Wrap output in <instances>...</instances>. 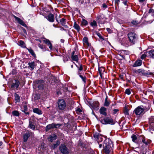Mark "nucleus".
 I'll return each mask as SVG.
<instances>
[{
	"label": "nucleus",
	"mask_w": 154,
	"mask_h": 154,
	"mask_svg": "<svg viewBox=\"0 0 154 154\" xmlns=\"http://www.w3.org/2000/svg\"><path fill=\"white\" fill-rule=\"evenodd\" d=\"M151 107L150 102L146 100V103L143 105H140L137 107L133 111V113L137 116H143L146 112L149 111Z\"/></svg>",
	"instance_id": "nucleus-1"
},
{
	"label": "nucleus",
	"mask_w": 154,
	"mask_h": 154,
	"mask_svg": "<svg viewBox=\"0 0 154 154\" xmlns=\"http://www.w3.org/2000/svg\"><path fill=\"white\" fill-rule=\"evenodd\" d=\"M103 151L106 154H109L112 151L113 143L110 139L106 138L104 141L103 145Z\"/></svg>",
	"instance_id": "nucleus-2"
},
{
	"label": "nucleus",
	"mask_w": 154,
	"mask_h": 154,
	"mask_svg": "<svg viewBox=\"0 0 154 154\" xmlns=\"http://www.w3.org/2000/svg\"><path fill=\"white\" fill-rule=\"evenodd\" d=\"M58 108L61 110H63L66 109V103L65 101L63 99L59 100L57 102Z\"/></svg>",
	"instance_id": "nucleus-3"
},
{
	"label": "nucleus",
	"mask_w": 154,
	"mask_h": 154,
	"mask_svg": "<svg viewBox=\"0 0 154 154\" xmlns=\"http://www.w3.org/2000/svg\"><path fill=\"white\" fill-rule=\"evenodd\" d=\"M34 136L33 132L29 131H27L26 133L23 135V140L24 142H26L29 137H32Z\"/></svg>",
	"instance_id": "nucleus-4"
},
{
	"label": "nucleus",
	"mask_w": 154,
	"mask_h": 154,
	"mask_svg": "<svg viewBox=\"0 0 154 154\" xmlns=\"http://www.w3.org/2000/svg\"><path fill=\"white\" fill-rule=\"evenodd\" d=\"M101 123L103 124H113L114 122L112 119L111 118L106 117L101 120Z\"/></svg>",
	"instance_id": "nucleus-5"
},
{
	"label": "nucleus",
	"mask_w": 154,
	"mask_h": 154,
	"mask_svg": "<svg viewBox=\"0 0 154 154\" xmlns=\"http://www.w3.org/2000/svg\"><path fill=\"white\" fill-rule=\"evenodd\" d=\"M61 125L59 124H56L55 123H53L51 124H50L48 125L46 128V131H48L49 130L53 129L54 128H57L60 126Z\"/></svg>",
	"instance_id": "nucleus-6"
},
{
	"label": "nucleus",
	"mask_w": 154,
	"mask_h": 154,
	"mask_svg": "<svg viewBox=\"0 0 154 154\" xmlns=\"http://www.w3.org/2000/svg\"><path fill=\"white\" fill-rule=\"evenodd\" d=\"M20 82L18 80H13L11 85V88L13 90L17 89L18 88Z\"/></svg>",
	"instance_id": "nucleus-7"
},
{
	"label": "nucleus",
	"mask_w": 154,
	"mask_h": 154,
	"mask_svg": "<svg viewBox=\"0 0 154 154\" xmlns=\"http://www.w3.org/2000/svg\"><path fill=\"white\" fill-rule=\"evenodd\" d=\"M61 152L63 154H68L69 150L66 146L64 144H61L60 147Z\"/></svg>",
	"instance_id": "nucleus-8"
},
{
	"label": "nucleus",
	"mask_w": 154,
	"mask_h": 154,
	"mask_svg": "<svg viewBox=\"0 0 154 154\" xmlns=\"http://www.w3.org/2000/svg\"><path fill=\"white\" fill-rule=\"evenodd\" d=\"M128 37L130 41L132 43L134 44L136 40V34L134 33H130L128 34Z\"/></svg>",
	"instance_id": "nucleus-9"
},
{
	"label": "nucleus",
	"mask_w": 154,
	"mask_h": 154,
	"mask_svg": "<svg viewBox=\"0 0 154 154\" xmlns=\"http://www.w3.org/2000/svg\"><path fill=\"white\" fill-rule=\"evenodd\" d=\"M149 122L150 130L154 131V116L151 117L150 118Z\"/></svg>",
	"instance_id": "nucleus-10"
},
{
	"label": "nucleus",
	"mask_w": 154,
	"mask_h": 154,
	"mask_svg": "<svg viewBox=\"0 0 154 154\" xmlns=\"http://www.w3.org/2000/svg\"><path fill=\"white\" fill-rule=\"evenodd\" d=\"M90 105L94 110H97L99 109L100 104L99 103L98 101H95L92 103H91Z\"/></svg>",
	"instance_id": "nucleus-11"
},
{
	"label": "nucleus",
	"mask_w": 154,
	"mask_h": 154,
	"mask_svg": "<svg viewBox=\"0 0 154 154\" xmlns=\"http://www.w3.org/2000/svg\"><path fill=\"white\" fill-rule=\"evenodd\" d=\"M42 41L45 44H47V46L49 47V48L51 50L52 49V44L48 39L44 38L42 40Z\"/></svg>",
	"instance_id": "nucleus-12"
},
{
	"label": "nucleus",
	"mask_w": 154,
	"mask_h": 154,
	"mask_svg": "<svg viewBox=\"0 0 154 154\" xmlns=\"http://www.w3.org/2000/svg\"><path fill=\"white\" fill-rule=\"evenodd\" d=\"M46 18L49 21L53 22L54 21V16L51 14H50L48 15L46 17Z\"/></svg>",
	"instance_id": "nucleus-13"
},
{
	"label": "nucleus",
	"mask_w": 154,
	"mask_h": 154,
	"mask_svg": "<svg viewBox=\"0 0 154 154\" xmlns=\"http://www.w3.org/2000/svg\"><path fill=\"white\" fill-rule=\"evenodd\" d=\"M14 17L15 19L22 26L25 27L26 26V24L24 23L23 21L20 19L15 16H14Z\"/></svg>",
	"instance_id": "nucleus-14"
},
{
	"label": "nucleus",
	"mask_w": 154,
	"mask_h": 154,
	"mask_svg": "<svg viewBox=\"0 0 154 154\" xmlns=\"http://www.w3.org/2000/svg\"><path fill=\"white\" fill-rule=\"evenodd\" d=\"M106 110V109L104 107H102L100 109V114L106 116L107 115Z\"/></svg>",
	"instance_id": "nucleus-15"
},
{
	"label": "nucleus",
	"mask_w": 154,
	"mask_h": 154,
	"mask_svg": "<svg viewBox=\"0 0 154 154\" xmlns=\"http://www.w3.org/2000/svg\"><path fill=\"white\" fill-rule=\"evenodd\" d=\"M83 42L84 45L89 46L90 45V44L88 42V38L85 37L83 39Z\"/></svg>",
	"instance_id": "nucleus-16"
},
{
	"label": "nucleus",
	"mask_w": 154,
	"mask_h": 154,
	"mask_svg": "<svg viewBox=\"0 0 154 154\" xmlns=\"http://www.w3.org/2000/svg\"><path fill=\"white\" fill-rule=\"evenodd\" d=\"M142 142L145 144V146H147L151 142V140H150L147 139H146L145 138H143L142 140Z\"/></svg>",
	"instance_id": "nucleus-17"
},
{
	"label": "nucleus",
	"mask_w": 154,
	"mask_h": 154,
	"mask_svg": "<svg viewBox=\"0 0 154 154\" xmlns=\"http://www.w3.org/2000/svg\"><path fill=\"white\" fill-rule=\"evenodd\" d=\"M142 61L141 60H138L136 61L133 65L134 67L138 66H141L142 64Z\"/></svg>",
	"instance_id": "nucleus-18"
},
{
	"label": "nucleus",
	"mask_w": 154,
	"mask_h": 154,
	"mask_svg": "<svg viewBox=\"0 0 154 154\" xmlns=\"http://www.w3.org/2000/svg\"><path fill=\"white\" fill-rule=\"evenodd\" d=\"M110 101L108 99V97L106 96L105 100L104 106H108L110 104Z\"/></svg>",
	"instance_id": "nucleus-19"
},
{
	"label": "nucleus",
	"mask_w": 154,
	"mask_h": 154,
	"mask_svg": "<svg viewBox=\"0 0 154 154\" xmlns=\"http://www.w3.org/2000/svg\"><path fill=\"white\" fill-rule=\"evenodd\" d=\"M98 70L100 75L101 77V78H102V75L103 74V72L105 71V68L103 67H101L100 68H99Z\"/></svg>",
	"instance_id": "nucleus-20"
},
{
	"label": "nucleus",
	"mask_w": 154,
	"mask_h": 154,
	"mask_svg": "<svg viewBox=\"0 0 154 154\" xmlns=\"http://www.w3.org/2000/svg\"><path fill=\"white\" fill-rule=\"evenodd\" d=\"M33 112L35 113H37L38 115H41L42 113V111L38 108H35L33 109Z\"/></svg>",
	"instance_id": "nucleus-21"
},
{
	"label": "nucleus",
	"mask_w": 154,
	"mask_h": 154,
	"mask_svg": "<svg viewBox=\"0 0 154 154\" xmlns=\"http://www.w3.org/2000/svg\"><path fill=\"white\" fill-rule=\"evenodd\" d=\"M29 128L32 129V130H35V128L34 123L33 122H32V121L30 120L29 121Z\"/></svg>",
	"instance_id": "nucleus-22"
},
{
	"label": "nucleus",
	"mask_w": 154,
	"mask_h": 154,
	"mask_svg": "<svg viewBox=\"0 0 154 154\" xmlns=\"http://www.w3.org/2000/svg\"><path fill=\"white\" fill-rule=\"evenodd\" d=\"M73 27L78 32H79L80 29V26L79 25L77 24L75 21L74 23Z\"/></svg>",
	"instance_id": "nucleus-23"
},
{
	"label": "nucleus",
	"mask_w": 154,
	"mask_h": 154,
	"mask_svg": "<svg viewBox=\"0 0 154 154\" xmlns=\"http://www.w3.org/2000/svg\"><path fill=\"white\" fill-rule=\"evenodd\" d=\"M103 139V138L101 136L97 139V141L99 145V147L100 148H101L102 146V144H101L100 142L102 141Z\"/></svg>",
	"instance_id": "nucleus-24"
},
{
	"label": "nucleus",
	"mask_w": 154,
	"mask_h": 154,
	"mask_svg": "<svg viewBox=\"0 0 154 154\" xmlns=\"http://www.w3.org/2000/svg\"><path fill=\"white\" fill-rule=\"evenodd\" d=\"M57 136L55 134H54L52 136H50L48 138V140L51 142H52L53 140L56 139Z\"/></svg>",
	"instance_id": "nucleus-25"
},
{
	"label": "nucleus",
	"mask_w": 154,
	"mask_h": 154,
	"mask_svg": "<svg viewBox=\"0 0 154 154\" xmlns=\"http://www.w3.org/2000/svg\"><path fill=\"white\" fill-rule=\"evenodd\" d=\"M38 46L43 51H45L47 50L46 47L44 45H43L40 44H38Z\"/></svg>",
	"instance_id": "nucleus-26"
},
{
	"label": "nucleus",
	"mask_w": 154,
	"mask_h": 154,
	"mask_svg": "<svg viewBox=\"0 0 154 154\" xmlns=\"http://www.w3.org/2000/svg\"><path fill=\"white\" fill-rule=\"evenodd\" d=\"M40 97V96L39 94H35L33 95V99L35 100L39 99Z\"/></svg>",
	"instance_id": "nucleus-27"
},
{
	"label": "nucleus",
	"mask_w": 154,
	"mask_h": 154,
	"mask_svg": "<svg viewBox=\"0 0 154 154\" xmlns=\"http://www.w3.org/2000/svg\"><path fill=\"white\" fill-rule=\"evenodd\" d=\"M60 22L62 26H64L65 27H67V26L65 25L66 21L65 19L63 18H62V19L60 20Z\"/></svg>",
	"instance_id": "nucleus-28"
},
{
	"label": "nucleus",
	"mask_w": 154,
	"mask_h": 154,
	"mask_svg": "<svg viewBox=\"0 0 154 154\" xmlns=\"http://www.w3.org/2000/svg\"><path fill=\"white\" fill-rule=\"evenodd\" d=\"M28 64L31 70H32L34 69L35 66V63L34 62H32L31 63H28Z\"/></svg>",
	"instance_id": "nucleus-29"
},
{
	"label": "nucleus",
	"mask_w": 154,
	"mask_h": 154,
	"mask_svg": "<svg viewBox=\"0 0 154 154\" xmlns=\"http://www.w3.org/2000/svg\"><path fill=\"white\" fill-rule=\"evenodd\" d=\"M148 54L149 56L152 58H154V50H152L149 52Z\"/></svg>",
	"instance_id": "nucleus-30"
},
{
	"label": "nucleus",
	"mask_w": 154,
	"mask_h": 154,
	"mask_svg": "<svg viewBox=\"0 0 154 154\" xmlns=\"http://www.w3.org/2000/svg\"><path fill=\"white\" fill-rule=\"evenodd\" d=\"M88 24V22L85 19H83L81 23V25L82 26H86Z\"/></svg>",
	"instance_id": "nucleus-31"
},
{
	"label": "nucleus",
	"mask_w": 154,
	"mask_h": 154,
	"mask_svg": "<svg viewBox=\"0 0 154 154\" xmlns=\"http://www.w3.org/2000/svg\"><path fill=\"white\" fill-rule=\"evenodd\" d=\"M71 58L72 60L78 62V57L77 55H72Z\"/></svg>",
	"instance_id": "nucleus-32"
},
{
	"label": "nucleus",
	"mask_w": 154,
	"mask_h": 154,
	"mask_svg": "<svg viewBox=\"0 0 154 154\" xmlns=\"http://www.w3.org/2000/svg\"><path fill=\"white\" fill-rule=\"evenodd\" d=\"M14 96L15 97V100L16 102H19L20 101V97L19 95L17 94H14Z\"/></svg>",
	"instance_id": "nucleus-33"
},
{
	"label": "nucleus",
	"mask_w": 154,
	"mask_h": 154,
	"mask_svg": "<svg viewBox=\"0 0 154 154\" xmlns=\"http://www.w3.org/2000/svg\"><path fill=\"white\" fill-rule=\"evenodd\" d=\"M104 18V15L102 14H100L98 15L97 17V20H101Z\"/></svg>",
	"instance_id": "nucleus-34"
},
{
	"label": "nucleus",
	"mask_w": 154,
	"mask_h": 154,
	"mask_svg": "<svg viewBox=\"0 0 154 154\" xmlns=\"http://www.w3.org/2000/svg\"><path fill=\"white\" fill-rule=\"evenodd\" d=\"M131 137L132 139V141L134 142V143H137V136H136V135H134V134H133Z\"/></svg>",
	"instance_id": "nucleus-35"
},
{
	"label": "nucleus",
	"mask_w": 154,
	"mask_h": 154,
	"mask_svg": "<svg viewBox=\"0 0 154 154\" xmlns=\"http://www.w3.org/2000/svg\"><path fill=\"white\" fill-rule=\"evenodd\" d=\"M27 109V106L26 105L23 106V111L24 112L25 114H28L29 112H26Z\"/></svg>",
	"instance_id": "nucleus-36"
},
{
	"label": "nucleus",
	"mask_w": 154,
	"mask_h": 154,
	"mask_svg": "<svg viewBox=\"0 0 154 154\" xmlns=\"http://www.w3.org/2000/svg\"><path fill=\"white\" fill-rule=\"evenodd\" d=\"M90 25L92 27H96L97 26V24L96 21L95 20H93L92 22L91 23Z\"/></svg>",
	"instance_id": "nucleus-37"
},
{
	"label": "nucleus",
	"mask_w": 154,
	"mask_h": 154,
	"mask_svg": "<svg viewBox=\"0 0 154 154\" xmlns=\"http://www.w3.org/2000/svg\"><path fill=\"white\" fill-rule=\"evenodd\" d=\"M19 45L23 48H25V43L23 41H20L19 42Z\"/></svg>",
	"instance_id": "nucleus-38"
},
{
	"label": "nucleus",
	"mask_w": 154,
	"mask_h": 154,
	"mask_svg": "<svg viewBox=\"0 0 154 154\" xmlns=\"http://www.w3.org/2000/svg\"><path fill=\"white\" fill-rule=\"evenodd\" d=\"M29 52L33 56L35 55V54L34 53L33 51L31 48L28 49Z\"/></svg>",
	"instance_id": "nucleus-39"
},
{
	"label": "nucleus",
	"mask_w": 154,
	"mask_h": 154,
	"mask_svg": "<svg viewBox=\"0 0 154 154\" xmlns=\"http://www.w3.org/2000/svg\"><path fill=\"white\" fill-rule=\"evenodd\" d=\"M75 65L78 68V70H79V74H80V72L83 69L82 65H80V67H78L77 65Z\"/></svg>",
	"instance_id": "nucleus-40"
},
{
	"label": "nucleus",
	"mask_w": 154,
	"mask_h": 154,
	"mask_svg": "<svg viewBox=\"0 0 154 154\" xmlns=\"http://www.w3.org/2000/svg\"><path fill=\"white\" fill-rule=\"evenodd\" d=\"M124 112L126 115H128L129 114L128 112V109L126 107L125 108Z\"/></svg>",
	"instance_id": "nucleus-41"
},
{
	"label": "nucleus",
	"mask_w": 154,
	"mask_h": 154,
	"mask_svg": "<svg viewBox=\"0 0 154 154\" xmlns=\"http://www.w3.org/2000/svg\"><path fill=\"white\" fill-rule=\"evenodd\" d=\"M60 144V142L59 141L57 140L56 143L54 144L53 145V147L54 149L57 147Z\"/></svg>",
	"instance_id": "nucleus-42"
},
{
	"label": "nucleus",
	"mask_w": 154,
	"mask_h": 154,
	"mask_svg": "<svg viewBox=\"0 0 154 154\" xmlns=\"http://www.w3.org/2000/svg\"><path fill=\"white\" fill-rule=\"evenodd\" d=\"M79 77L82 79L83 81L84 82H86V77L85 76H83L82 75H79Z\"/></svg>",
	"instance_id": "nucleus-43"
},
{
	"label": "nucleus",
	"mask_w": 154,
	"mask_h": 154,
	"mask_svg": "<svg viewBox=\"0 0 154 154\" xmlns=\"http://www.w3.org/2000/svg\"><path fill=\"white\" fill-rule=\"evenodd\" d=\"M12 114L14 116H18L19 115V113L17 111H14L13 112Z\"/></svg>",
	"instance_id": "nucleus-44"
},
{
	"label": "nucleus",
	"mask_w": 154,
	"mask_h": 154,
	"mask_svg": "<svg viewBox=\"0 0 154 154\" xmlns=\"http://www.w3.org/2000/svg\"><path fill=\"white\" fill-rule=\"evenodd\" d=\"M94 138L97 139L100 136V135L99 133H95L94 134Z\"/></svg>",
	"instance_id": "nucleus-45"
},
{
	"label": "nucleus",
	"mask_w": 154,
	"mask_h": 154,
	"mask_svg": "<svg viewBox=\"0 0 154 154\" xmlns=\"http://www.w3.org/2000/svg\"><path fill=\"white\" fill-rule=\"evenodd\" d=\"M97 35L98 36L99 38H100L101 39H102V40H104L103 38L101 36V35L100 33H97Z\"/></svg>",
	"instance_id": "nucleus-46"
},
{
	"label": "nucleus",
	"mask_w": 154,
	"mask_h": 154,
	"mask_svg": "<svg viewBox=\"0 0 154 154\" xmlns=\"http://www.w3.org/2000/svg\"><path fill=\"white\" fill-rule=\"evenodd\" d=\"M125 93L128 95H129L131 94V91L129 89H127L125 90Z\"/></svg>",
	"instance_id": "nucleus-47"
},
{
	"label": "nucleus",
	"mask_w": 154,
	"mask_h": 154,
	"mask_svg": "<svg viewBox=\"0 0 154 154\" xmlns=\"http://www.w3.org/2000/svg\"><path fill=\"white\" fill-rule=\"evenodd\" d=\"M150 73V72H145V71H144L143 72V73L142 75H149Z\"/></svg>",
	"instance_id": "nucleus-48"
},
{
	"label": "nucleus",
	"mask_w": 154,
	"mask_h": 154,
	"mask_svg": "<svg viewBox=\"0 0 154 154\" xmlns=\"http://www.w3.org/2000/svg\"><path fill=\"white\" fill-rule=\"evenodd\" d=\"M119 110L118 109H115L113 110L112 113L114 114H115L119 111Z\"/></svg>",
	"instance_id": "nucleus-49"
},
{
	"label": "nucleus",
	"mask_w": 154,
	"mask_h": 154,
	"mask_svg": "<svg viewBox=\"0 0 154 154\" xmlns=\"http://www.w3.org/2000/svg\"><path fill=\"white\" fill-rule=\"evenodd\" d=\"M38 87L40 89H43V85L40 84L38 85Z\"/></svg>",
	"instance_id": "nucleus-50"
},
{
	"label": "nucleus",
	"mask_w": 154,
	"mask_h": 154,
	"mask_svg": "<svg viewBox=\"0 0 154 154\" xmlns=\"http://www.w3.org/2000/svg\"><path fill=\"white\" fill-rule=\"evenodd\" d=\"M144 70L142 69H138L137 70V72L140 73H141L142 74H143V72L144 71Z\"/></svg>",
	"instance_id": "nucleus-51"
},
{
	"label": "nucleus",
	"mask_w": 154,
	"mask_h": 154,
	"mask_svg": "<svg viewBox=\"0 0 154 154\" xmlns=\"http://www.w3.org/2000/svg\"><path fill=\"white\" fill-rule=\"evenodd\" d=\"M146 55L144 54L141 55V58L142 59H143L146 57Z\"/></svg>",
	"instance_id": "nucleus-52"
},
{
	"label": "nucleus",
	"mask_w": 154,
	"mask_h": 154,
	"mask_svg": "<svg viewBox=\"0 0 154 154\" xmlns=\"http://www.w3.org/2000/svg\"><path fill=\"white\" fill-rule=\"evenodd\" d=\"M102 7L103 8H104V9H106L107 7V6L105 4H103L102 5Z\"/></svg>",
	"instance_id": "nucleus-53"
},
{
	"label": "nucleus",
	"mask_w": 154,
	"mask_h": 154,
	"mask_svg": "<svg viewBox=\"0 0 154 154\" xmlns=\"http://www.w3.org/2000/svg\"><path fill=\"white\" fill-rule=\"evenodd\" d=\"M116 4L118 5L119 2V0H114Z\"/></svg>",
	"instance_id": "nucleus-54"
},
{
	"label": "nucleus",
	"mask_w": 154,
	"mask_h": 154,
	"mask_svg": "<svg viewBox=\"0 0 154 154\" xmlns=\"http://www.w3.org/2000/svg\"><path fill=\"white\" fill-rule=\"evenodd\" d=\"M106 29L108 32L110 33L111 32V29L110 28H107Z\"/></svg>",
	"instance_id": "nucleus-55"
},
{
	"label": "nucleus",
	"mask_w": 154,
	"mask_h": 154,
	"mask_svg": "<svg viewBox=\"0 0 154 154\" xmlns=\"http://www.w3.org/2000/svg\"><path fill=\"white\" fill-rule=\"evenodd\" d=\"M131 23L134 25H136L137 23V22L136 21H133Z\"/></svg>",
	"instance_id": "nucleus-56"
},
{
	"label": "nucleus",
	"mask_w": 154,
	"mask_h": 154,
	"mask_svg": "<svg viewBox=\"0 0 154 154\" xmlns=\"http://www.w3.org/2000/svg\"><path fill=\"white\" fill-rule=\"evenodd\" d=\"M127 0H125V1H124L123 3V4L125 5H127Z\"/></svg>",
	"instance_id": "nucleus-57"
},
{
	"label": "nucleus",
	"mask_w": 154,
	"mask_h": 154,
	"mask_svg": "<svg viewBox=\"0 0 154 154\" xmlns=\"http://www.w3.org/2000/svg\"><path fill=\"white\" fill-rule=\"evenodd\" d=\"M35 40L36 41H38V42H41V40L39 39H38V38H36L35 39Z\"/></svg>",
	"instance_id": "nucleus-58"
},
{
	"label": "nucleus",
	"mask_w": 154,
	"mask_h": 154,
	"mask_svg": "<svg viewBox=\"0 0 154 154\" xmlns=\"http://www.w3.org/2000/svg\"><path fill=\"white\" fill-rule=\"evenodd\" d=\"M120 78L122 79H123V76L122 75H121L119 76Z\"/></svg>",
	"instance_id": "nucleus-59"
},
{
	"label": "nucleus",
	"mask_w": 154,
	"mask_h": 154,
	"mask_svg": "<svg viewBox=\"0 0 154 154\" xmlns=\"http://www.w3.org/2000/svg\"><path fill=\"white\" fill-rule=\"evenodd\" d=\"M23 32L25 33H26V30L23 28Z\"/></svg>",
	"instance_id": "nucleus-60"
},
{
	"label": "nucleus",
	"mask_w": 154,
	"mask_h": 154,
	"mask_svg": "<svg viewBox=\"0 0 154 154\" xmlns=\"http://www.w3.org/2000/svg\"><path fill=\"white\" fill-rule=\"evenodd\" d=\"M145 0H139V2H144Z\"/></svg>",
	"instance_id": "nucleus-61"
},
{
	"label": "nucleus",
	"mask_w": 154,
	"mask_h": 154,
	"mask_svg": "<svg viewBox=\"0 0 154 154\" xmlns=\"http://www.w3.org/2000/svg\"><path fill=\"white\" fill-rule=\"evenodd\" d=\"M60 41L61 42L63 43L64 40L63 39H61Z\"/></svg>",
	"instance_id": "nucleus-62"
},
{
	"label": "nucleus",
	"mask_w": 154,
	"mask_h": 154,
	"mask_svg": "<svg viewBox=\"0 0 154 154\" xmlns=\"http://www.w3.org/2000/svg\"><path fill=\"white\" fill-rule=\"evenodd\" d=\"M60 30H61V31H62V30H65V29H64L63 28H60Z\"/></svg>",
	"instance_id": "nucleus-63"
},
{
	"label": "nucleus",
	"mask_w": 154,
	"mask_h": 154,
	"mask_svg": "<svg viewBox=\"0 0 154 154\" xmlns=\"http://www.w3.org/2000/svg\"><path fill=\"white\" fill-rule=\"evenodd\" d=\"M75 52L74 51H73L72 53V55H74V54L75 53Z\"/></svg>",
	"instance_id": "nucleus-64"
}]
</instances>
